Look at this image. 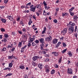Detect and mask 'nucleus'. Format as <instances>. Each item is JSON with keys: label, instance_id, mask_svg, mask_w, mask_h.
I'll list each match as a JSON object with an SVG mask.
<instances>
[{"label": "nucleus", "instance_id": "412c9836", "mask_svg": "<svg viewBox=\"0 0 78 78\" xmlns=\"http://www.w3.org/2000/svg\"><path fill=\"white\" fill-rule=\"evenodd\" d=\"M42 9H41L38 10V12H39V13H42Z\"/></svg>", "mask_w": 78, "mask_h": 78}, {"label": "nucleus", "instance_id": "72a5a7b5", "mask_svg": "<svg viewBox=\"0 0 78 78\" xmlns=\"http://www.w3.org/2000/svg\"><path fill=\"white\" fill-rule=\"evenodd\" d=\"M1 31H2V32H3L4 31H5V29L3 28H1Z\"/></svg>", "mask_w": 78, "mask_h": 78}, {"label": "nucleus", "instance_id": "c03bdc74", "mask_svg": "<svg viewBox=\"0 0 78 78\" xmlns=\"http://www.w3.org/2000/svg\"><path fill=\"white\" fill-rule=\"evenodd\" d=\"M9 0H4V2L5 3H7Z\"/></svg>", "mask_w": 78, "mask_h": 78}, {"label": "nucleus", "instance_id": "c85d7f7f", "mask_svg": "<svg viewBox=\"0 0 78 78\" xmlns=\"http://www.w3.org/2000/svg\"><path fill=\"white\" fill-rule=\"evenodd\" d=\"M43 3L44 6V7L46 6L47 5V3H46V2H45V1H44V2H43Z\"/></svg>", "mask_w": 78, "mask_h": 78}, {"label": "nucleus", "instance_id": "4be33fe9", "mask_svg": "<svg viewBox=\"0 0 78 78\" xmlns=\"http://www.w3.org/2000/svg\"><path fill=\"white\" fill-rule=\"evenodd\" d=\"M68 55H69V56L71 57V56H72V54L71 53V52H69L68 53Z\"/></svg>", "mask_w": 78, "mask_h": 78}, {"label": "nucleus", "instance_id": "2f4dec72", "mask_svg": "<svg viewBox=\"0 0 78 78\" xmlns=\"http://www.w3.org/2000/svg\"><path fill=\"white\" fill-rule=\"evenodd\" d=\"M55 70L54 69H53L51 72V74H54V73H55Z\"/></svg>", "mask_w": 78, "mask_h": 78}, {"label": "nucleus", "instance_id": "69168bd1", "mask_svg": "<svg viewBox=\"0 0 78 78\" xmlns=\"http://www.w3.org/2000/svg\"><path fill=\"white\" fill-rule=\"evenodd\" d=\"M20 18L19 17L17 19H16V20L17 21H19V20H20Z\"/></svg>", "mask_w": 78, "mask_h": 78}, {"label": "nucleus", "instance_id": "680f3d73", "mask_svg": "<svg viewBox=\"0 0 78 78\" xmlns=\"http://www.w3.org/2000/svg\"><path fill=\"white\" fill-rule=\"evenodd\" d=\"M32 65H33V66H34V67H35V66H36V63H35L34 62L32 64Z\"/></svg>", "mask_w": 78, "mask_h": 78}, {"label": "nucleus", "instance_id": "bb28decb", "mask_svg": "<svg viewBox=\"0 0 78 78\" xmlns=\"http://www.w3.org/2000/svg\"><path fill=\"white\" fill-rule=\"evenodd\" d=\"M4 37H5V38H8V37H9V36H8V34H4Z\"/></svg>", "mask_w": 78, "mask_h": 78}, {"label": "nucleus", "instance_id": "7ed1b4c3", "mask_svg": "<svg viewBox=\"0 0 78 78\" xmlns=\"http://www.w3.org/2000/svg\"><path fill=\"white\" fill-rule=\"evenodd\" d=\"M52 39V37L51 35H49L48 37L45 38V41L47 42H50Z\"/></svg>", "mask_w": 78, "mask_h": 78}, {"label": "nucleus", "instance_id": "bf43d9fd", "mask_svg": "<svg viewBox=\"0 0 78 78\" xmlns=\"http://www.w3.org/2000/svg\"><path fill=\"white\" fill-rule=\"evenodd\" d=\"M58 45H59L61 44V42L60 41H59L58 42V43H57Z\"/></svg>", "mask_w": 78, "mask_h": 78}, {"label": "nucleus", "instance_id": "09e8293b", "mask_svg": "<svg viewBox=\"0 0 78 78\" xmlns=\"http://www.w3.org/2000/svg\"><path fill=\"white\" fill-rule=\"evenodd\" d=\"M37 57H38V59H41V58H42V56H41V55H38V56H37Z\"/></svg>", "mask_w": 78, "mask_h": 78}, {"label": "nucleus", "instance_id": "774afa93", "mask_svg": "<svg viewBox=\"0 0 78 78\" xmlns=\"http://www.w3.org/2000/svg\"><path fill=\"white\" fill-rule=\"evenodd\" d=\"M23 31H26V29L25 28H23Z\"/></svg>", "mask_w": 78, "mask_h": 78}, {"label": "nucleus", "instance_id": "39448f33", "mask_svg": "<svg viewBox=\"0 0 78 78\" xmlns=\"http://www.w3.org/2000/svg\"><path fill=\"white\" fill-rule=\"evenodd\" d=\"M36 6H35L33 8H31L30 9V11H32V12H34L36 11Z\"/></svg>", "mask_w": 78, "mask_h": 78}, {"label": "nucleus", "instance_id": "c9c22d12", "mask_svg": "<svg viewBox=\"0 0 78 78\" xmlns=\"http://www.w3.org/2000/svg\"><path fill=\"white\" fill-rule=\"evenodd\" d=\"M32 46L34 47V46H35L36 45V43H35V42H32Z\"/></svg>", "mask_w": 78, "mask_h": 78}, {"label": "nucleus", "instance_id": "1a4fd4ad", "mask_svg": "<svg viewBox=\"0 0 78 78\" xmlns=\"http://www.w3.org/2000/svg\"><path fill=\"white\" fill-rule=\"evenodd\" d=\"M43 65L42 64H39L38 65V67L40 69H42V67H43Z\"/></svg>", "mask_w": 78, "mask_h": 78}, {"label": "nucleus", "instance_id": "6ab92c4d", "mask_svg": "<svg viewBox=\"0 0 78 78\" xmlns=\"http://www.w3.org/2000/svg\"><path fill=\"white\" fill-rule=\"evenodd\" d=\"M35 39V38L33 37L31 38H30V42H33V41Z\"/></svg>", "mask_w": 78, "mask_h": 78}, {"label": "nucleus", "instance_id": "13d9d810", "mask_svg": "<svg viewBox=\"0 0 78 78\" xmlns=\"http://www.w3.org/2000/svg\"><path fill=\"white\" fill-rule=\"evenodd\" d=\"M29 22H30V23H33V22L32 21H31V19H30V20L29 21Z\"/></svg>", "mask_w": 78, "mask_h": 78}, {"label": "nucleus", "instance_id": "20e7f679", "mask_svg": "<svg viewBox=\"0 0 78 78\" xmlns=\"http://www.w3.org/2000/svg\"><path fill=\"white\" fill-rule=\"evenodd\" d=\"M73 21H75V22H76V21L78 20V17L76 15H74L73 16Z\"/></svg>", "mask_w": 78, "mask_h": 78}, {"label": "nucleus", "instance_id": "052dcab7", "mask_svg": "<svg viewBox=\"0 0 78 78\" xmlns=\"http://www.w3.org/2000/svg\"><path fill=\"white\" fill-rule=\"evenodd\" d=\"M18 33L20 34H22V32L21 31H20L19 30H18Z\"/></svg>", "mask_w": 78, "mask_h": 78}, {"label": "nucleus", "instance_id": "6e6552de", "mask_svg": "<svg viewBox=\"0 0 78 78\" xmlns=\"http://www.w3.org/2000/svg\"><path fill=\"white\" fill-rule=\"evenodd\" d=\"M7 18L8 19H9L10 20H11V21H12V20H13V18H12V16H8L7 17Z\"/></svg>", "mask_w": 78, "mask_h": 78}, {"label": "nucleus", "instance_id": "79ce46f5", "mask_svg": "<svg viewBox=\"0 0 78 78\" xmlns=\"http://www.w3.org/2000/svg\"><path fill=\"white\" fill-rule=\"evenodd\" d=\"M45 56L47 58H49L50 56V55H49V54H45Z\"/></svg>", "mask_w": 78, "mask_h": 78}, {"label": "nucleus", "instance_id": "9b49d317", "mask_svg": "<svg viewBox=\"0 0 78 78\" xmlns=\"http://www.w3.org/2000/svg\"><path fill=\"white\" fill-rule=\"evenodd\" d=\"M39 41H40L41 43H42V44H44V39L43 38H41L39 40Z\"/></svg>", "mask_w": 78, "mask_h": 78}, {"label": "nucleus", "instance_id": "ea45409f", "mask_svg": "<svg viewBox=\"0 0 78 78\" xmlns=\"http://www.w3.org/2000/svg\"><path fill=\"white\" fill-rule=\"evenodd\" d=\"M12 56L13 55H12V56H8L9 59H12Z\"/></svg>", "mask_w": 78, "mask_h": 78}, {"label": "nucleus", "instance_id": "864d4df0", "mask_svg": "<svg viewBox=\"0 0 78 78\" xmlns=\"http://www.w3.org/2000/svg\"><path fill=\"white\" fill-rule=\"evenodd\" d=\"M49 58H47L45 60V62H48V61H49Z\"/></svg>", "mask_w": 78, "mask_h": 78}, {"label": "nucleus", "instance_id": "338daca9", "mask_svg": "<svg viewBox=\"0 0 78 78\" xmlns=\"http://www.w3.org/2000/svg\"><path fill=\"white\" fill-rule=\"evenodd\" d=\"M32 28H33V29H34V28H35V25H33V26H32Z\"/></svg>", "mask_w": 78, "mask_h": 78}, {"label": "nucleus", "instance_id": "4468645a", "mask_svg": "<svg viewBox=\"0 0 78 78\" xmlns=\"http://www.w3.org/2000/svg\"><path fill=\"white\" fill-rule=\"evenodd\" d=\"M67 15H68V13H66V12H65L64 13H62V16H63V17H64V16H67Z\"/></svg>", "mask_w": 78, "mask_h": 78}, {"label": "nucleus", "instance_id": "f257e3e1", "mask_svg": "<svg viewBox=\"0 0 78 78\" xmlns=\"http://www.w3.org/2000/svg\"><path fill=\"white\" fill-rule=\"evenodd\" d=\"M67 26L68 27H73L74 26H75V23H73L72 21H70L69 23L67 24Z\"/></svg>", "mask_w": 78, "mask_h": 78}, {"label": "nucleus", "instance_id": "393cba45", "mask_svg": "<svg viewBox=\"0 0 78 78\" xmlns=\"http://www.w3.org/2000/svg\"><path fill=\"white\" fill-rule=\"evenodd\" d=\"M27 47V45H25L24 46V47H23L22 48H21V50H25V48H26Z\"/></svg>", "mask_w": 78, "mask_h": 78}, {"label": "nucleus", "instance_id": "37998d69", "mask_svg": "<svg viewBox=\"0 0 78 78\" xmlns=\"http://www.w3.org/2000/svg\"><path fill=\"white\" fill-rule=\"evenodd\" d=\"M20 24L22 25V24H23V20H21L20 21Z\"/></svg>", "mask_w": 78, "mask_h": 78}, {"label": "nucleus", "instance_id": "f03ea898", "mask_svg": "<svg viewBox=\"0 0 78 78\" xmlns=\"http://www.w3.org/2000/svg\"><path fill=\"white\" fill-rule=\"evenodd\" d=\"M74 31V27H69L68 29V33L69 34H72L73 33Z\"/></svg>", "mask_w": 78, "mask_h": 78}, {"label": "nucleus", "instance_id": "8fccbe9b", "mask_svg": "<svg viewBox=\"0 0 78 78\" xmlns=\"http://www.w3.org/2000/svg\"><path fill=\"white\" fill-rule=\"evenodd\" d=\"M49 69H47L46 70V72H47V73H49Z\"/></svg>", "mask_w": 78, "mask_h": 78}, {"label": "nucleus", "instance_id": "0eeeda50", "mask_svg": "<svg viewBox=\"0 0 78 78\" xmlns=\"http://www.w3.org/2000/svg\"><path fill=\"white\" fill-rule=\"evenodd\" d=\"M68 73H69V74H72V73H73V71H72V69H69L68 68Z\"/></svg>", "mask_w": 78, "mask_h": 78}, {"label": "nucleus", "instance_id": "f8f14e48", "mask_svg": "<svg viewBox=\"0 0 78 78\" xmlns=\"http://www.w3.org/2000/svg\"><path fill=\"white\" fill-rule=\"evenodd\" d=\"M38 57H37V56H34L33 57V61H36V60H37V59H38Z\"/></svg>", "mask_w": 78, "mask_h": 78}, {"label": "nucleus", "instance_id": "9d476101", "mask_svg": "<svg viewBox=\"0 0 78 78\" xmlns=\"http://www.w3.org/2000/svg\"><path fill=\"white\" fill-rule=\"evenodd\" d=\"M22 42L23 41H22L21 42H19V44H18V47L20 48L22 47Z\"/></svg>", "mask_w": 78, "mask_h": 78}, {"label": "nucleus", "instance_id": "4d7b16f0", "mask_svg": "<svg viewBox=\"0 0 78 78\" xmlns=\"http://www.w3.org/2000/svg\"><path fill=\"white\" fill-rule=\"evenodd\" d=\"M6 49V48H2V50L3 51H5Z\"/></svg>", "mask_w": 78, "mask_h": 78}, {"label": "nucleus", "instance_id": "b1692460", "mask_svg": "<svg viewBox=\"0 0 78 78\" xmlns=\"http://www.w3.org/2000/svg\"><path fill=\"white\" fill-rule=\"evenodd\" d=\"M20 69H25V66H21L20 67Z\"/></svg>", "mask_w": 78, "mask_h": 78}, {"label": "nucleus", "instance_id": "c756f323", "mask_svg": "<svg viewBox=\"0 0 78 78\" xmlns=\"http://www.w3.org/2000/svg\"><path fill=\"white\" fill-rule=\"evenodd\" d=\"M44 8H45V9H47V10H48V9H50V7L49 6H45V7H44Z\"/></svg>", "mask_w": 78, "mask_h": 78}, {"label": "nucleus", "instance_id": "58836bf2", "mask_svg": "<svg viewBox=\"0 0 78 78\" xmlns=\"http://www.w3.org/2000/svg\"><path fill=\"white\" fill-rule=\"evenodd\" d=\"M62 45L63 47H66V46H67V44H66L64 42L63 43Z\"/></svg>", "mask_w": 78, "mask_h": 78}, {"label": "nucleus", "instance_id": "a211bd4d", "mask_svg": "<svg viewBox=\"0 0 78 78\" xmlns=\"http://www.w3.org/2000/svg\"><path fill=\"white\" fill-rule=\"evenodd\" d=\"M75 9V7H73L69 10V12H72Z\"/></svg>", "mask_w": 78, "mask_h": 78}, {"label": "nucleus", "instance_id": "7c9ffc66", "mask_svg": "<svg viewBox=\"0 0 78 78\" xmlns=\"http://www.w3.org/2000/svg\"><path fill=\"white\" fill-rule=\"evenodd\" d=\"M75 29H74V32H76V31H77V26H76L75 27Z\"/></svg>", "mask_w": 78, "mask_h": 78}, {"label": "nucleus", "instance_id": "f704fd0d", "mask_svg": "<svg viewBox=\"0 0 78 78\" xmlns=\"http://www.w3.org/2000/svg\"><path fill=\"white\" fill-rule=\"evenodd\" d=\"M70 13V14L71 16H74V13L72 12H69Z\"/></svg>", "mask_w": 78, "mask_h": 78}, {"label": "nucleus", "instance_id": "0e129e2a", "mask_svg": "<svg viewBox=\"0 0 78 78\" xmlns=\"http://www.w3.org/2000/svg\"><path fill=\"white\" fill-rule=\"evenodd\" d=\"M45 22H48V19H47V18H46V19H45Z\"/></svg>", "mask_w": 78, "mask_h": 78}, {"label": "nucleus", "instance_id": "f3484780", "mask_svg": "<svg viewBox=\"0 0 78 78\" xmlns=\"http://www.w3.org/2000/svg\"><path fill=\"white\" fill-rule=\"evenodd\" d=\"M53 42L54 44H56L58 42V40L57 39H55L53 40Z\"/></svg>", "mask_w": 78, "mask_h": 78}, {"label": "nucleus", "instance_id": "e433bc0d", "mask_svg": "<svg viewBox=\"0 0 78 78\" xmlns=\"http://www.w3.org/2000/svg\"><path fill=\"white\" fill-rule=\"evenodd\" d=\"M53 22L55 23H56L58 22V20L56 19H54L53 20Z\"/></svg>", "mask_w": 78, "mask_h": 78}, {"label": "nucleus", "instance_id": "cd10ccee", "mask_svg": "<svg viewBox=\"0 0 78 78\" xmlns=\"http://www.w3.org/2000/svg\"><path fill=\"white\" fill-rule=\"evenodd\" d=\"M11 75H12V73H9L6 76H11Z\"/></svg>", "mask_w": 78, "mask_h": 78}, {"label": "nucleus", "instance_id": "ddd939ff", "mask_svg": "<svg viewBox=\"0 0 78 78\" xmlns=\"http://www.w3.org/2000/svg\"><path fill=\"white\" fill-rule=\"evenodd\" d=\"M44 44H42L40 45V49L41 50L44 49Z\"/></svg>", "mask_w": 78, "mask_h": 78}, {"label": "nucleus", "instance_id": "5fc2aeb1", "mask_svg": "<svg viewBox=\"0 0 78 78\" xmlns=\"http://www.w3.org/2000/svg\"><path fill=\"white\" fill-rule=\"evenodd\" d=\"M34 6V5H32L30 6V8H33V7Z\"/></svg>", "mask_w": 78, "mask_h": 78}, {"label": "nucleus", "instance_id": "e2e57ef3", "mask_svg": "<svg viewBox=\"0 0 78 78\" xmlns=\"http://www.w3.org/2000/svg\"><path fill=\"white\" fill-rule=\"evenodd\" d=\"M56 11L57 12H58L59 11V8H57L56 9H55Z\"/></svg>", "mask_w": 78, "mask_h": 78}, {"label": "nucleus", "instance_id": "a878e982", "mask_svg": "<svg viewBox=\"0 0 78 78\" xmlns=\"http://www.w3.org/2000/svg\"><path fill=\"white\" fill-rule=\"evenodd\" d=\"M13 64H12V63H9V67H12V66H13Z\"/></svg>", "mask_w": 78, "mask_h": 78}, {"label": "nucleus", "instance_id": "aec40b11", "mask_svg": "<svg viewBox=\"0 0 78 78\" xmlns=\"http://www.w3.org/2000/svg\"><path fill=\"white\" fill-rule=\"evenodd\" d=\"M31 2H29L28 3H27V5H26V6L27 7H25V8H28V7H27V6H30V5H31Z\"/></svg>", "mask_w": 78, "mask_h": 78}, {"label": "nucleus", "instance_id": "a19ab883", "mask_svg": "<svg viewBox=\"0 0 78 78\" xmlns=\"http://www.w3.org/2000/svg\"><path fill=\"white\" fill-rule=\"evenodd\" d=\"M4 43H5L6 42H7V40L6 39V38H4Z\"/></svg>", "mask_w": 78, "mask_h": 78}, {"label": "nucleus", "instance_id": "4c0bfd02", "mask_svg": "<svg viewBox=\"0 0 78 78\" xmlns=\"http://www.w3.org/2000/svg\"><path fill=\"white\" fill-rule=\"evenodd\" d=\"M58 53L57 52H55V56H58Z\"/></svg>", "mask_w": 78, "mask_h": 78}, {"label": "nucleus", "instance_id": "2eb2a0df", "mask_svg": "<svg viewBox=\"0 0 78 78\" xmlns=\"http://www.w3.org/2000/svg\"><path fill=\"white\" fill-rule=\"evenodd\" d=\"M36 6L38 9H41V6L39 4L37 5Z\"/></svg>", "mask_w": 78, "mask_h": 78}, {"label": "nucleus", "instance_id": "6e6d98bb", "mask_svg": "<svg viewBox=\"0 0 78 78\" xmlns=\"http://www.w3.org/2000/svg\"><path fill=\"white\" fill-rule=\"evenodd\" d=\"M61 61H62V59L61 58H59L58 60V62H61Z\"/></svg>", "mask_w": 78, "mask_h": 78}, {"label": "nucleus", "instance_id": "dca6fc26", "mask_svg": "<svg viewBox=\"0 0 78 78\" xmlns=\"http://www.w3.org/2000/svg\"><path fill=\"white\" fill-rule=\"evenodd\" d=\"M46 30H47V28H46V27H44V30L42 32V34H44V33H45V31H46Z\"/></svg>", "mask_w": 78, "mask_h": 78}, {"label": "nucleus", "instance_id": "a18cd8bd", "mask_svg": "<svg viewBox=\"0 0 78 78\" xmlns=\"http://www.w3.org/2000/svg\"><path fill=\"white\" fill-rule=\"evenodd\" d=\"M34 42H35V43H36L37 44H38V43L39 42V40H37L35 41Z\"/></svg>", "mask_w": 78, "mask_h": 78}, {"label": "nucleus", "instance_id": "603ef678", "mask_svg": "<svg viewBox=\"0 0 78 78\" xmlns=\"http://www.w3.org/2000/svg\"><path fill=\"white\" fill-rule=\"evenodd\" d=\"M24 78H28V76H27V74H26L25 76H24Z\"/></svg>", "mask_w": 78, "mask_h": 78}, {"label": "nucleus", "instance_id": "423d86ee", "mask_svg": "<svg viewBox=\"0 0 78 78\" xmlns=\"http://www.w3.org/2000/svg\"><path fill=\"white\" fill-rule=\"evenodd\" d=\"M67 29L66 28V29H64V30H63L62 31H61V33H62V34H66V33H67Z\"/></svg>", "mask_w": 78, "mask_h": 78}, {"label": "nucleus", "instance_id": "5701e85b", "mask_svg": "<svg viewBox=\"0 0 78 78\" xmlns=\"http://www.w3.org/2000/svg\"><path fill=\"white\" fill-rule=\"evenodd\" d=\"M1 21L3 23H6V20L5 19H1Z\"/></svg>", "mask_w": 78, "mask_h": 78}, {"label": "nucleus", "instance_id": "3c124183", "mask_svg": "<svg viewBox=\"0 0 78 78\" xmlns=\"http://www.w3.org/2000/svg\"><path fill=\"white\" fill-rule=\"evenodd\" d=\"M77 36H78V34L76 33L75 34V37H76L77 40L78 39V37H77Z\"/></svg>", "mask_w": 78, "mask_h": 78}, {"label": "nucleus", "instance_id": "49530a36", "mask_svg": "<svg viewBox=\"0 0 78 78\" xmlns=\"http://www.w3.org/2000/svg\"><path fill=\"white\" fill-rule=\"evenodd\" d=\"M15 50V48H13L11 49V51H12L13 52Z\"/></svg>", "mask_w": 78, "mask_h": 78}, {"label": "nucleus", "instance_id": "473e14b6", "mask_svg": "<svg viewBox=\"0 0 78 78\" xmlns=\"http://www.w3.org/2000/svg\"><path fill=\"white\" fill-rule=\"evenodd\" d=\"M67 49H64L63 51H62V53H65V52H66V51H67Z\"/></svg>", "mask_w": 78, "mask_h": 78}, {"label": "nucleus", "instance_id": "de8ad7c7", "mask_svg": "<svg viewBox=\"0 0 78 78\" xmlns=\"http://www.w3.org/2000/svg\"><path fill=\"white\" fill-rule=\"evenodd\" d=\"M29 43L27 45L29 47H30V46H31V43H30V42L29 41Z\"/></svg>", "mask_w": 78, "mask_h": 78}]
</instances>
